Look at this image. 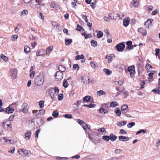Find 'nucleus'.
<instances>
[{
    "instance_id": "obj_1",
    "label": "nucleus",
    "mask_w": 160,
    "mask_h": 160,
    "mask_svg": "<svg viewBox=\"0 0 160 160\" xmlns=\"http://www.w3.org/2000/svg\"><path fill=\"white\" fill-rule=\"evenodd\" d=\"M44 76L41 74H39L35 78L34 80V82L37 86H41L42 85L44 82Z\"/></svg>"
},
{
    "instance_id": "obj_2",
    "label": "nucleus",
    "mask_w": 160,
    "mask_h": 160,
    "mask_svg": "<svg viewBox=\"0 0 160 160\" xmlns=\"http://www.w3.org/2000/svg\"><path fill=\"white\" fill-rule=\"evenodd\" d=\"M121 112L122 114H124L126 117L132 118V116L128 113V109L127 105L125 104L123 105L121 108Z\"/></svg>"
},
{
    "instance_id": "obj_3",
    "label": "nucleus",
    "mask_w": 160,
    "mask_h": 160,
    "mask_svg": "<svg viewBox=\"0 0 160 160\" xmlns=\"http://www.w3.org/2000/svg\"><path fill=\"white\" fill-rule=\"evenodd\" d=\"M0 142L4 144H12L15 142V141L13 139H9V138L4 137L0 139Z\"/></svg>"
},
{
    "instance_id": "obj_4",
    "label": "nucleus",
    "mask_w": 160,
    "mask_h": 160,
    "mask_svg": "<svg viewBox=\"0 0 160 160\" xmlns=\"http://www.w3.org/2000/svg\"><path fill=\"white\" fill-rule=\"evenodd\" d=\"M18 152L19 154L21 155H24L25 156H29V155L31 154L30 151L22 148L19 149L18 150Z\"/></svg>"
},
{
    "instance_id": "obj_5",
    "label": "nucleus",
    "mask_w": 160,
    "mask_h": 160,
    "mask_svg": "<svg viewBox=\"0 0 160 160\" xmlns=\"http://www.w3.org/2000/svg\"><path fill=\"white\" fill-rule=\"evenodd\" d=\"M121 13L120 12H118V13H110L108 15V16L111 19H116L118 17H119V18H121L122 16H123V15L122 16L121 14Z\"/></svg>"
},
{
    "instance_id": "obj_6",
    "label": "nucleus",
    "mask_w": 160,
    "mask_h": 160,
    "mask_svg": "<svg viewBox=\"0 0 160 160\" xmlns=\"http://www.w3.org/2000/svg\"><path fill=\"white\" fill-rule=\"evenodd\" d=\"M63 78V73L57 71L55 75V80L57 81H59L62 80Z\"/></svg>"
},
{
    "instance_id": "obj_7",
    "label": "nucleus",
    "mask_w": 160,
    "mask_h": 160,
    "mask_svg": "<svg viewBox=\"0 0 160 160\" xmlns=\"http://www.w3.org/2000/svg\"><path fill=\"white\" fill-rule=\"evenodd\" d=\"M116 48L118 52H122L124 51L125 48V45L123 43H120L117 45Z\"/></svg>"
},
{
    "instance_id": "obj_8",
    "label": "nucleus",
    "mask_w": 160,
    "mask_h": 160,
    "mask_svg": "<svg viewBox=\"0 0 160 160\" xmlns=\"http://www.w3.org/2000/svg\"><path fill=\"white\" fill-rule=\"evenodd\" d=\"M10 72L12 78L14 79H15L18 74L17 69L15 68H12Z\"/></svg>"
},
{
    "instance_id": "obj_9",
    "label": "nucleus",
    "mask_w": 160,
    "mask_h": 160,
    "mask_svg": "<svg viewBox=\"0 0 160 160\" xmlns=\"http://www.w3.org/2000/svg\"><path fill=\"white\" fill-rule=\"evenodd\" d=\"M82 128L83 129L86 131V133H89V132L91 131L90 125L87 124L86 123H84V125H83Z\"/></svg>"
},
{
    "instance_id": "obj_10",
    "label": "nucleus",
    "mask_w": 160,
    "mask_h": 160,
    "mask_svg": "<svg viewBox=\"0 0 160 160\" xmlns=\"http://www.w3.org/2000/svg\"><path fill=\"white\" fill-rule=\"evenodd\" d=\"M132 42L131 41H128L126 42V45L128 46L126 47V49L132 50L133 48V45H132Z\"/></svg>"
},
{
    "instance_id": "obj_11",
    "label": "nucleus",
    "mask_w": 160,
    "mask_h": 160,
    "mask_svg": "<svg viewBox=\"0 0 160 160\" xmlns=\"http://www.w3.org/2000/svg\"><path fill=\"white\" fill-rule=\"evenodd\" d=\"M22 112L24 113H27L28 111V107L26 103H24L22 106Z\"/></svg>"
},
{
    "instance_id": "obj_12",
    "label": "nucleus",
    "mask_w": 160,
    "mask_h": 160,
    "mask_svg": "<svg viewBox=\"0 0 160 160\" xmlns=\"http://www.w3.org/2000/svg\"><path fill=\"white\" fill-rule=\"evenodd\" d=\"M123 24L125 27H127L129 24L130 19L128 18H126L123 20Z\"/></svg>"
},
{
    "instance_id": "obj_13",
    "label": "nucleus",
    "mask_w": 160,
    "mask_h": 160,
    "mask_svg": "<svg viewBox=\"0 0 160 160\" xmlns=\"http://www.w3.org/2000/svg\"><path fill=\"white\" fill-rule=\"evenodd\" d=\"M14 109L11 107H8L5 109V111L6 113L8 114L12 113L14 112Z\"/></svg>"
},
{
    "instance_id": "obj_14",
    "label": "nucleus",
    "mask_w": 160,
    "mask_h": 160,
    "mask_svg": "<svg viewBox=\"0 0 160 160\" xmlns=\"http://www.w3.org/2000/svg\"><path fill=\"white\" fill-rule=\"evenodd\" d=\"M138 31L142 33L143 36H146L147 35V32L146 30L142 28H139L138 29Z\"/></svg>"
},
{
    "instance_id": "obj_15",
    "label": "nucleus",
    "mask_w": 160,
    "mask_h": 160,
    "mask_svg": "<svg viewBox=\"0 0 160 160\" xmlns=\"http://www.w3.org/2000/svg\"><path fill=\"white\" fill-rule=\"evenodd\" d=\"M118 139L119 140L123 142L128 141L129 140V138L128 137L120 136L118 137Z\"/></svg>"
},
{
    "instance_id": "obj_16",
    "label": "nucleus",
    "mask_w": 160,
    "mask_h": 160,
    "mask_svg": "<svg viewBox=\"0 0 160 160\" xmlns=\"http://www.w3.org/2000/svg\"><path fill=\"white\" fill-rule=\"evenodd\" d=\"M32 134L31 132L30 131H27L25 134V138L26 140H29L31 137Z\"/></svg>"
},
{
    "instance_id": "obj_17",
    "label": "nucleus",
    "mask_w": 160,
    "mask_h": 160,
    "mask_svg": "<svg viewBox=\"0 0 160 160\" xmlns=\"http://www.w3.org/2000/svg\"><path fill=\"white\" fill-rule=\"evenodd\" d=\"M115 88L117 91L118 92L116 94V96H117L119 95L120 94V93L123 92V90H124L125 89L123 87H122V90H120V87L119 86L116 87Z\"/></svg>"
},
{
    "instance_id": "obj_18",
    "label": "nucleus",
    "mask_w": 160,
    "mask_h": 160,
    "mask_svg": "<svg viewBox=\"0 0 160 160\" xmlns=\"http://www.w3.org/2000/svg\"><path fill=\"white\" fill-rule=\"evenodd\" d=\"M53 49V47L52 46H49L46 49V55H49L50 53L52 51Z\"/></svg>"
},
{
    "instance_id": "obj_19",
    "label": "nucleus",
    "mask_w": 160,
    "mask_h": 160,
    "mask_svg": "<svg viewBox=\"0 0 160 160\" xmlns=\"http://www.w3.org/2000/svg\"><path fill=\"white\" fill-rule=\"evenodd\" d=\"M152 19H149L145 22L144 25L146 28H149L150 25L152 24Z\"/></svg>"
},
{
    "instance_id": "obj_20",
    "label": "nucleus",
    "mask_w": 160,
    "mask_h": 160,
    "mask_svg": "<svg viewBox=\"0 0 160 160\" xmlns=\"http://www.w3.org/2000/svg\"><path fill=\"white\" fill-rule=\"evenodd\" d=\"M110 140L112 142H114L116 140L117 138V137L114 135L112 133L109 135Z\"/></svg>"
},
{
    "instance_id": "obj_21",
    "label": "nucleus",
    "mask_w": 160,
    "mask_h": 160,
    "mask_svg": "<svg viewBox=\"0 0 160 160\" xmlns=\"http://www.w3.org/2000/svg\"><path fill=\"white\" fill-rule=\"evenodd\" d=\"M114 112L117 116H120L121 115L122 112L118 108H117L115 109Z\"/></svg>"
},
{
    "instance_id": "obj_22",
    "label": "nucleus",
    "mask_w": 160,
    "mask_h": 160,
    "mask_svg": "<svg viewBox=\"0 0 160 160\" xmlns=\"http://www.w3.org/2000/svg\"><path fill=\"white\" fill-rule=\"evenodd\" d=\"M127 123V122L125 121H121L117 123V125L119 127H121L126 125Z\"/></svg>"
},
{
    "instance_id": "obj_23",
    "label": "nucleus",
    "mask_w": 160,
    "mask_h": 160,
    "mask_svg": "<svg viewBox=\"0 0 160 160\" xmlns=\"http://www.w3.org/2000/svg\"><path fill=\"white\" fill-rule=\"evenodd\" d=\"M128 70L129 72H135V68L134 65L129 67L128 68Z\"/></svg>"
},
{
    "instance_id": "obj_24",
    "label": "nucleus",
    "mask_w": 160,
    "mask_h": 160,
    "mask_svg": "<svg viewBox=\"0 0 160 160\" xmlns=\"http://www.w3.org/2000/svg\"><path fill=\"white\" fill-rule=\"evenodd\" d=\"M58 69L61 72H64L66 70L65 67L61 65H60L58 67Z\"/></svg>"
},
{
    "instance_id": "obj_25",
    "label": "nucleus",
    "mask_w": 160,
    "mask_h": 160,
    "mask_svg": "<svg viewBox=\"0 0 160 160\" xmlns=\"http://www.w3.org/2000/svg\"><path fill=\"white\" fill-rule=\"evenodd\" d=\"M72 42V39H65V42L66 45H69Z\"/></svg>"
},
{
    "instance_id": "obj_26",
    "label": "nucleus",
    "mask_w": 160,
    "mask_h": 160,
    "mask_svg": "<svg viewBox=\"0 0 160 160\" xmlns=\"http://www.w3.org/2000/svg\"><path fill=\"white\" fill-rule=\"evenodd\" d=\"M84 58V56L83 55H78L76 56L75 58V59L76 60H79L80 59H83Z\"/></svg>"
},
{
    "instance_id": "obj_27",
    "label": "nucleus",
    "mask_w": 160,
    "mask_h": 160,
    "mask_svg": "<svg viewBox=\"0 0 160 160\" xmlns=\"http://www.w3.org/2000/svg\"><path fill=\"white\" fill-rule=\"evenodd\" d=\"M132 3L134 7H136L138 5L139 2L138 0H133L132 2Z\"/></svg>"
},
{
    "instance_id": "obj_28",
    "label": "nucleus",
    "mask_w": 160,
    "mask_h": 160,
    "mask_svg": "<svg viewBox=\"0 0 160 160\" xmlns=\"http://www.w3.org/2000/svg\"><path fill=\"white\" fill-rule=\"evenodd\" d=\"M100 113L105 114L108 112V111L103 108H101L99 109Z\"/></svg>"
},
{
    "instance_id": "obj_29",
    "label": "nucleus",
    "mask_w": 160,
    "mask_h": 160,
    "mask_svg": "<svg viewBox=\"0 0 160 160\" xmlns=\"http://www.w3.org/2000/svg\"><path fill=\"white\" fill-rule=\"evenodd\" d=\"M90 65L91 67L94 69H96L98 68V67L97 66L95 63L93 62H91L90 63Z\"/></svg>"
},
{
    "instance_id": "obj_30",
    "label": "nucleus",
    "mask_w": 160,
    "mask_h": 160,
    "mask_svg": "<svg viewBox=\"0 0 160 160\" xmlns=\"http://www.w3.org/2000/svg\"><path fill=\"white\" fill-rule=\"evenodd\" d=\"M103 71L107 74V75H110L112 73V71L108 69L104 68L103 69Z\"/></svg>"
},
{
    "instance_id": "obj_31",
    "label": "nucleus",
    "mask_w": 160,
    "mask_h": 160,
    "mask_svg": "<svg viewBox=\"0 0 160 160\" xmlns=\"http://www.w3.org/2000/svg\"><path fill=\"white\" fill-rule=\"evenodd\" d=\"M105 92L102 90H100L99 91H98L97 92V95L99 96H100L101 95H105Z\"/></svg>"
},
{
    "instance_id": "obj_32",
    "label": "nucleus",
    "mask_w": 160,
    "mask_h": 160,
    "mask_svg": "<svg viewBox=\"0 0 160 160\" xmlns=\"http://www.w3.org/2000/svg\"><path fill=\"white\" fill-rule=\"evenodd\" d=\"M30 51V49L29 47L27 46H25L24 47V52L26 53L29 52Z\"/></svg>"
},
{
    "instance_id": "obj_33",
    "label": "nucleus",
    "mask_w": 160,
    "mask_h": 160,
    "mask_svg": "<svg viewBox=\"0 0 160 160\" xmlns=\"http://www.w3.org/2000/svg\"><path fill=\"white\" fill-rule=\"evenodd\" d=\"M91 99V97L89 96H87L84 97L83 98V100L84 101L88 102L90 101Z\"/></svg>"
},
{
    "instance_id": "obj_34",
    "label": "nucleus",
    "mask_w": 160,
    "mask_h": 160,
    "mask_svg": "<svg viewBox=\"0 0 160 160\" xmlns=\"http://www.w3.org/2000/svg\"><path fill=\"white\" fill-rule=\"evenodd\" d=\"M91 45L94 47H96L98 45L97 42L94 40H92L91 41Z\"/></svg>"
},
{
    "instance_id": "obj_35",
    "label": "nucleus",
    "mask_w": 160,
    "mask_h": 160,
    "mask_svg": "<svg viewBox=\"0 0 160 160\" xmlns=\"http://www.w3.org/2000/svg\"><path fill=\"white\" fill-rule=\"evenodd\" d=\"M118 105V103L116 102H112L110 103V106L111 107L114 108Z\"/></svg>"
},
{
    "instance_id": "obj_36",
    "label": "nucleus",
    "mask_w": 160,
    "mask_h": 160,
    "mask_svg": "<svg viewBox=\"0 0 160 160\" xmlns=\"http://www.w3.org/2000/svg\"><path fill=\"white\" fill-rule=\"evenodd\" d=\"M114 82V83L116 85H119L120 86H122L123 84L124 81L122 80H120L118 81H115Z\"/></svg>"
},
{
    "instance_id": "obj_37",
    "label": "nucleus",
    "mask_w": 160,
    "mask_h": 160,
    "mask_svg": "<svg viewBox=\"0 0 160 160\" xmlns=\"http://www.w3.org/2000/svg\"><path fill=\"white\" fill-rule=\"evenodd\" d=\"M36 112H38V115H42V114H43L45 112V110H44V109H43L39 110H37L36 111Z\"/></svg>"
},
{
    "instance_id": "obj_38",
    "label": "nucleus",
    "mask_w": 160,
    "mask_h": 160,
    "mask_svg": "<svg viewBox=\"0 0 160 160\" xmlns=\"http://www.w3.org/2000/svg\"><path fill=\"white\" fill-rule=\"evenodd\" d=\"M68 83L67 80L64 79L63 82V86L65 88H67L68 86Z\"/></svg>"
},
{
    "instance_id": "obj_39",
    "label": "nucleus",
    "mask_w": 160,
    "mask_h": 160,
    "mask_svg": "<svg viewBox=\"0 0 160 160\" xmlns=\"http://www.w3.org/2000/svg\"><path fill=\"white\" fill-rule=\"evenodd\" d=\"M77 28H76V29L77 30H78L79 31H82V32L83 31H84V29H83V28L80 25H77Z\"/></svg>"
},
{
    "instance_id": "obj_40",
    "label": "nucleus",
    "mask_w": 160,
    "mask_h": 160,
    "mask_svg": "<svg viewBox=\"0 0 160 160\" xmlns=\"http://www.w3.org/2000/svg\"><path fill=\"white\" fill-rule=\"evenodd\" d=\"M103 35V32L101 31H99L98 32L97 34V37L98 38H100L102 37Z\"/></svg>"
},
{
    "instance_id": "obj_41",
    "label": "nucleus",
    "mask_w": 160,
    "mask_h": 160,
    "mask_svg": "<svg viewBox=\"0 0 160 160\" xmlns=\"http://www.w3.org/2000/svg\"><path fill=\"white\" fill-rule=\"evenodd\" d=\"M102 138L107 142H108L110 140L109 136L107 135L103 136L102 137Z\"/></svg>"
},
{
    "instance_id": "obj_42",
    "label": "nucleus",
    "mask_w": 160,
    "mask_h": 160,
    "mask_svg": "<svg viewBox=\"0 0 160 160\" xmlns=\"http://www.w3.org/2000/svg\"><path fill=\"white\" fill-rule=\"evenodd\" d=\"M44 101L42 100L40 101L39 102L38 105H39L40 107V108H43L44 106Z\"/></svg>"
},
{
    "instance_id": "obj_43",
    "label": "nucleus",
    "mask_w": 160,
    "mask_h": 160,
    "mask_svg": "<svg viewBox=\"0 0 160 160\" xmlns=\"http://www.w3.org/2000/svg\"><path fill=\"white\" fill-rule=\"evenodd\" d=\"M28 14V12L26 10H24L21 13V16H25Z\"/></svg>"
},
{
    "instance_id": "obj_44",
    "label": "nucleus",
    "mask_w": 160,
    "mask_h": 160,
    "mask_svg": "<svg viewBox=\"0 0 160 160\" xmlns=\"http://www.w3.org/2000/svg\"><path fill=\"white\" fill-rule=\"evenodd\" d=\"M53 88H50L48 89L47 92L49 95L54 94L53 92Z\"/></svg>"
},
{
    "instance_id": "obj_45",
    "label": "nucleus",
    "mask_w": 160,
    "mask_h": 160,
    "mask_svg": "<svg viewBox=\"0 0 160 160\" xmlns=\"http://www.w3.org/2000/svg\"><path fill=\"white\" fill-rule=\"evenodd\" d=\"M98 131L102 132V133L105 132H106L105 129L104 128H99L98 129Z\"/></svg>"
},
{
    "instance_id": "obj_46",
    "label": "nucleus",
    "mask_w": 160,
    "mask_h": 160,
    "mask_svg": "<svg viewBox=\"0 0 160 160\" xmlns=\"http://www.w3.org/2000/svg\"><path fill=\"white\" fill-rule=\"evenodd\" d=\"M77 122L82 126H83V125H84V123H85L83 121L79 119H77Z\"/></svg>"
},
{
    "instance_id": "obj_47",
    "label": "nucleus",
    "mask_w": 160,
    "mask_h": 160,
    "mask_svg": "<svg viewBox=\"0 0 160 160\" xmlns=\"http://www.w3.org/2000/svg\"><path fill=\"white\" fill-rule=\"evenodd\" d=\"M0 56V58L4 60L5 61H8V58L6 56H5L2 54H1Z\"/></svg>"
},
{
    "instance_id": "obj_48",
    "label": "nucleus",
    "mask_w": 160,
    "mask_h": 160,
    "mask_svg": "<svg viewBox=\"0 0 160 160\" xmlns=\"http://www.w3.org/2000/svg\"><path fill=\"white\" fill-rule=\"evenodd\" d=\"M146 132V129H141L137 132L136 135H138L139 134L141 133L142 132L145 133Z\"/></svg>"
},
{
    "instance_id": "obj_49",
    "label": "nucleus",
    "mask_w": 160,
    "mask_h": 160,
    "mask_svg": "<svg viewBox=\"0 0 160 160\" xmlns=\"http://www.w3.org/2000/svg\"><path fill=\"white\" fill-rule=\"evenodd\" d=\"M135 123L134 122H131L128 123L127 126L128 128H131L132 126H134Z\"/></svg>"
},
{
    "instance_id": "obj_50",
    "label": "nucleus",
    "mask_w": 160,
    "mask_h": 160,
    "mask_svg": "<svg viewBox=\"0 0 160 160\" xmlns=\"http://www.w3.org/2000/svg\"><path fill=\"white\" fill-rule=\"evenodd\" d=\"M73 68L74 70L76 69L77 70H78L79 69V65L77 64H74L73 66Z\"/></svg>"
},
{
    "instance_id": "obj_51",
    "label": "nucleus",
    "mask_w": 160,
    "mask_h": 160,
    "mask_svg": "<svg viewBox=\"0 0 160 160\" xmlns=\"http://www.w3.org/2000/svg\"><path fill=\"white\" fill-rule=\"evenodd\" d=\"M65 118L68 119H71L72 118V116L70 114H65L64 115Z\"/></svg>"
},
{
    "instance_id": "obj_52",
    "label": "nucleus",
    "mask_w": 160,
    "mask_h": 160,
    "mask_svg": "<svg viewBox=\"0 0 160 160\" xmlns=\"http://www.w3.org/2000/svg\"><path fill=\"white\" fill-rule=\"evenodd\" d=\"M59 115V113L58 112L56 111H54L52 114V115L54 118H57L58 117Z\"/></svg>"
},
{
    "instance_id": "obj_53",
    "label": "nucleus",
    "mask_w": 160,
    "mask_h": 160,
    "mask_svg": "<svg viewBox=\"0 0 160 160\" xmlns=\"http://www.w3.org/2000/svg\"><path fill=\"white\" fill-rule=\"evenodd\" d=\"M81 17L83 19H84V20L87 23L88 22V20L87 18V16H86L85 15L83 14L81 15Z\"/></svg>"
},
{
    "instance_id": "obj_54",
    "label": "nucleus",
    "mask_w": 160,
    "mask_h": 160,
    "mask_svg": "<svg viewBox=\"0 0 160 160\" xmlns=\"http://www.w3.org/2000/svg\"><path fill=\"white\" fill-rule=\"evenodd\" d=\"M63 94H58V98L59 100L61 101L62 100L63 98Z\"/></svg>"
},
{
    "instance_id": "obj_55",
    "label": "nucleus",
    "mask_w": 160,
    "mask_h": 160,
    "mask_svg": "<svg viewBox=\"0 0 160 160\" xmlns=\"http://www.w3.org/2000/svg\"><path fill=\"white\" fill-rule=\"evenodd\" d=\"M146 68L147 70H149V69H150L152 68V66L149 63H147L145 65Z\"/></svg>"
},
{
    "instance_id": "obj_56",
    "label": "nucleus",
    "mask_w": 160,
    "mask_h": 160,
    "mask_svg": "<svg viewBox=\"0 0 160 160\" xmlns=\"http://www.w3.org/2000/svg\"><path fill=\"white\" fill-rule=\"evenodd\" d=\"M40 129H38L36 131L35 133V137L36 138H38V135L39 133L40 132Z\"/></svg>"
},
{
    "instance_id": "obj_57",
    "label": "nucleus",
    "mask_w": 160,
    "mask_h": 160,
    "mask_svg": "<svg viewBox=\"0 0 160 160\" xmlns=\"http://www.w3.org/2000/svg\"><path fill=\"white\" fill-rule=\"evenodd\" d=\"M113 55L112 54H110L109 55L108 58V61L109 63H110L112 62V57Z\"/></svg>"
},
{
    "instance_id": "obj_58",
    "label": "nucleus",
    "mask_w": 160,
    "mask_h": 160,
    "mask_svg": "<svg viewBox=\"0 0 160 160\" xmlns=\"http://www.w3.org/2000/svg\"><path fill=\"white\" fill-rule=\"evenodd\" d=\"M152 91L154 92L155 93L160 94V90L158 89H154L152 90Z\"/></svg>"
},
{
    "instance_id": "obj_59",
    "label": "nucleus",
    "mask_w": 160,
    "mask_h": 160,
    "mask_svg": "<svg viewBox=\"0 0 160 160\" xmlns=\"http://www.w3.org/2000/svg\"><path fill=\"white\" fill-rule=\"evenodd\" d=\"M35 72L34 71H32L29 74V76L31 78H34L35 75Z\"/></svg>"
},
{
    "instance_id": "obj_60",
    "label": "nucleus",
    "mask_w": 160,
    "mask_h": 160,
    "mask_svg": "<svg viewBox=\"0 0 160 160\" xmlns=\"http://www.w3.org/2000/svg\"><path fill=\"white\" fill-rule=\"evenodd\" d=\"M97 2V1H95L94 2L91 3V6L93 9H94L95 8V5Z\"/></svg>"
},
{
    "instance_id": "obj_61",
    "label": "nucleus",
    "mask_w": 160,
    "mask_h": 160,
    "mask_svg": "<svg viewBox=\"0 0 160 160\" xmlns=\"http://www.w3.org/2000/svg\"><path fill=\"white\" fill-rule=\"evenodd\" d=\"M155 73V71H152L151 72L148 74V76L149 77H153V74H154Z\"/></svg>"
},
{
    "instance_id": "obj_62",
    "label": "nucleus",
    "mask_w": 160,
    "mask_h": 160,
    "mask_svg": "<svg viewBox=\"0 0 160 160\" xmlns=\"http://www.w3.org/2000/svg\"><path fill=\"white\" fill-rule=\"evenodd\" d=\"M88 133V136L89 139H90L93 143H95V141H94V139H93V138L90 136V133Z\"/></svg>"
},
{
    "instance_id": "obj_63",
    "label": "nucleus",
    "mask_w": 160,
    "mask_h": 160,
    "mask_svg": "<svg viewBox=\"0 0 160 160\" xmlns=\"http://www.w3.org/2000/svg\"><path fill=\"white\" fill-rule=\"evenodd\" d=\"M54 90L55 91V92L56 93H57L58 94L59 92V90L58 88L57 87H55L54 88Z\"/></svg>"
},
{
    "instance_id": "obj_64",
    "label": "nucleus",
    "mask_w": 160,
    "mask_h": 160,
    "mask_svg": "<svg viewBox=\"0 0 160 160\" xmlns=\"http://www.w3.org/2000/svg\"><path fill=\"white\" fill-rule=\"evenodd\" d=\"M12 150H9L8 152L9 153H10L12 154H13L14 152V151L15 150V148L14 147H13L12 148Z\"/></svg>"
}]
</instances>
